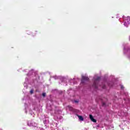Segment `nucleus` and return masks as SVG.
<instances>
[{
    "instance_id": "f257e3e1",
    "label": "nucleus",
    "mask_w": 130,
    "mask_h": 130,
    "mask_svg": "<svg viewBox=\"0 0 130 130\" xmlns=\"http://www.w3.org/2000/svg\"><path fill=\"white\" fill-rule=\"evenodd\" d=\"M100 77H98L96 79H94L93 87H94L95 89H97L98 88V83H99V81H100Z\"/></svg>"
},
{
    "instance_id": "1a4fd4ad",
    "label": "nucleus",
    "mask_w": 130,
    "mask_h": 130,
    "mask_svg": "<svg viewBox=\"0 0 130 130\" xmlns=\"http://www.w3.org/2000/svg\"><path fill=\"white\" fill-rule=\"evenodd\" d=\"M126 20H130V17H126Z\"/></svg>"
},
{
    "instance_id": "4468645a",
    "label": "nucleus",
    "mask_w": 130,
    "mask_h": 130,
    "mask_svg": "<svg viewBox=\"0 0 130 130\" xmlns=\"http://www.w3.org/2000/svg\"><path fill=\"white\" fill-rule=\"evenodd\" d=\"M106 101H107V99H106Z\"/></svg>"
},
{
    "instance_id": "9d476101",
    "label": "nucleus",
    "mask_w": 130,
    "mask_h": 130,
    "mask_svg": "<svg viewBox=\"0 0 130 130\" xmlns=\"http://www.w3.org/2000/svg\"><path fill=\"white\" fill-rule=\"evenodd\" d=\"M105 88H106V87L105 86V85H103V89H105Z\"/></svg>"
},
{
    "instance_id": "6e6552de",
    "label": "nucleus",
    "mask_w": 130,
    "mask_h": 130,
    "mask_svg": "<svg viewBox=\"0 0 130 130\" xmlns=\"http://www.w3.org/2000/svg\"><path fill=\"white\" fill-rule=\"evenodd\" d=\"M42 96H43V97H45V96H46V93H43Z\"/></svg>"
},
{
    "instance_id": "423d86ee",
    "label": "nucleus",
    "mask_w": 130,
    "mask_h": 130,
    "mask_svg": "<svg viewBox=\"0 0 130 130\" xmlns=\"http://www.w3.org/2000/svg\"><path fill=\"white\" fill-rule=\"evenodd\" d=\"M102 106H106V103L102 102Z\"/></svg>"
},
{
    "instance_id": "39448f33",
    "label": "nucleus",
    "mask_w": 130,
    "mask_h": 130,
    "mask_svg": "<svg viewBox=\"0 0 130 130\" xmlns=\"http://www.w3.org/2000/svg\"><path fill=\"white\" fill-rule=\"evenodd\" d=\"M68 108H69V110H70V111H73V108H72V106H68Z\"/></svg>"
},
{
    "instance_id": "f8f14e48",
    "label": "nucleus",
    "mask_w": 130,
    "mask_h": 130,
    "mask_svg": "<svg viewBox=\"0 0 130 130\" xmlns=\"http://www.w3.org/2000/svg\"><path fill=\"white\" fill-rule=\"evenodd\" d=\"M123 88H124V87H123V86H121V89H123Z\"/></svg>"
},
{
    "instance_id": "20e7f679",
    "label": "nucleus",
    "mask_w": 130,
    "mask_h": 130,
    "mask_svg": "<svg viewBox=\"0 0 130 130\" xmlns=\"http://www.w3.org/2000/svg\"><path fill=\"white\" fill-rule=\"evenodd\" d=\"M77 116L79 118V119H80V120H81L82 121H83V120H84V118H83V116H80L79 115H77Z\"/></svg>"
},
{
    "instance_id": "0eeeda50",
    "label": "nucleus",
    "mask_w": 130,
    "mask_h": 130,
    "mask_svg": "<svg viewBox=\"0 0 130 130\" xmlns=\"http://www.w3.org/2000/svg\"><path fill=\"white\" fill-rule=\"evenodd\" d=\"M34 91V90H33V89H31V90L30 91V93L31 94H33Z\"/></svg>"
},
{
    "instance_id": "9b49d317",
    "label": "nucleus",
    "mask_w": 130,
    "mask_h": 130,
    "mask_svg": "<svg viewBox=\"0 0 130 130\" xmlns=\"http://www.w3.org/2000/svg\"><path fill=\"white\" fill-rule=\"evenodd\" d=\"M74 102H75V103H79V101H75Z\"/></svg>"
},
{
    "instance_id": "7ed1b4c3",
    "label": "nucleus",
    "mask_w": 130,
    "mask_h": 130,
    "mask_svg": "<svg viewBox=\"0 0 130 130\" xmlns=\"http://www.w3.org/2000/svg\"><path fill=\"white\" fill-rule=\"evenodd\" d=\"M89 118L91 121L93 122H96L97 120L96 119H94V117H93V116L92 115H89Z\"/></svg>"
},
{
    "instance_id": "f03ea898",
    "label": "nucleus",
    "mask_w": 130,
    "mask_h": 130,
    "mask_svg": "<svg viewBox=\"0 0 130 130\" xmlns=\"http://www.w3.org/2000/svg\"><path fill=\"white\" fill-rule=\"evenodd\" d=\"M89 81V78L87 76H82L81 79V84H85L86 82Z\"/></svg>"
},
{
    "instance_id": "ddd939ff",
    "label": "nucleus",
    "mask_w": 130,
    "mask_h": 130,
    "mask_svg": "<svg viewBox=\"0 0 130 130\" xmlns=\"http://www.w3.org/2000/svg\"><path fill=\"white\" fill-rule=\"evenodd\" d=\"M126 24V21H125V22H124V25H125Z\"/></svg>"
}]
</instances>
